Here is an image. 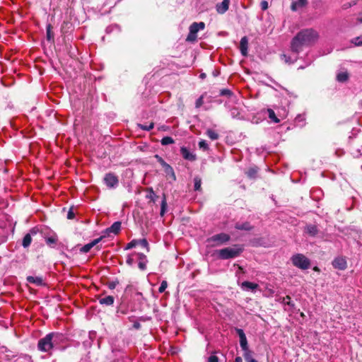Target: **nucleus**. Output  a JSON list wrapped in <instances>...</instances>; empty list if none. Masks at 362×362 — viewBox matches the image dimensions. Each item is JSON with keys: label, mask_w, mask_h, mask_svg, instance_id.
Here are the masks:
<instances>
[{"label": "nucleus", "mask_w": 362, "mask_h": 362, "mask_svg": "<svg viewBox=\"0 0 362 362\" xmlns=\"http://www.w3.org/2000/svg\"><path fill=\"white\" fill-rule=\"evenodd\" d=\"M319 38L318 33L312 29H303L298 32L292 39L291 49L293 52L298 54L303 47H309L315 44Z\"/></svg>", "instance_id": "obj_1"}, {"label": "nucleus", "mask_w": 362, "mask_h": 362, "mask_svg": "<svg viewBox=\"0 0 362 362\" xmlns=\"http://www.w3.org/2000/svg\"><path fill=\"white\" fill-rule=\"evenodd\" d=\"M243 252V248L238 245L233 247H226L217 251L218 257L222 259H228L234 258L240 255Z\"/></svg>", "instance_id": "obj_2"}, {"label": "nucleus", "mask_w": 362, "mask_h": 362, "mask_svg": "<svg viewBox=\"0 0 362 362\" xmlns=\"http://www.w3.org/2000/svg\"><path fill=\"white\" fill-rule=\"evenodd\" d=\"M57 336V333L52 332L40 339L37 344L39 350L45 352L51 350L53 348L52 339Z\"/></svg>", "instance_id": "obj_3"}, {"label": "nucleus", "mask_w": 362, "mask_h": 362, "mask_svg": "<svg viewBox=\"0 0 362 362\" xmlns=\"http://www.w3.org/2000/svg\"><path fill=\"white\" fill-rule=\"evenodd\" d=\"M292 264L303 270L307 269L310 267V261L303 254H296L291 257Z\"/></svg>", "instance_id": "obj_4"}, {"label": "nucleus", "mask_w": 362, "mask_h": 362, "mask_svg": "<svg viewBox=\"0 0 362 362\" xmlns=\"http://www.w3.org/2000/svg\"><path fill=\"white\" fill-rule=\"evenodd\" d=\"M104 182L105 185L110 188L115 187L117 186L119 182L117 176L113 173L106 174L104 177Z\"/></svg>", "instance_id": "obj_5"}, {"label": "nucleus", "mask_w": 362, "mask_h": 362, "mask_svg": "<svg viewBox=\"0 0 362 362\" xmlns=\"http://www.w3.org/2000/svg\"><path fill=\"white\" fill-rule=\"evenodd\" d=\"M332 265L335 269L344 270L347 267V263L345 257H338L333 260Z\"/></svg>", "instance_id": "obj_6"}, {"label": "nucleus", "mask_w": 362, "mask_h": 362, "mask_svg": "<svg viewBox=\"0 0 362 362\" xmlns=\"http://www.w3.org/2000/svg\"><path fill=\"white\" fill-rule=\"evenodd\" d=\"M230 240V236L226 233H219L215 235L211 238V240L214 242H217L216 245H221L228 242Z\"/></svg>", "instance_id": "obj_7"}, {"label": "nucleus", "mask_w": 362, "mask_h": 362, "mask_svg": "<svg viewBox=\"0 0 362 362\" xmlns=\"http://www.w3.org/2000/svg\"><path fill=\"white\" fill-rule=\"evenodd\" d=\"M236 332L239 336L240 345V347L242 348V349L243 351L249 349L247 338H246V336H245L243 330L241 329H236Z\"/></svg>", "instance_id": "obj_8"}, {"label": "nucleus", "mask_w": 362, "mask_h": 362, "mask_svg": "<svg viewBox=\"0 0 362 362\" xmlns=\"http://www.w3.org/2000/svg\"><path fill=\"white\" fill-rule=\"evenodd\" d=\"M304 232L311 237H315L318 234L319 230L316 225L308 224L305 227Z\"/></svg>", "instance_id": "obj_9"}, {"label": "nucleus", "mask_w": 362, "mask_h": 362, "mask_svg": "<svg viewBox=\"0 0 362 362\" xmlns=\"http://www.w3.org/2000/svg\"><path fill=\"white\" fill-rule=\"evenodd\" d=\"M229 4L230 0H223L221 3L216 4V11L221 14L226 13L228 10Z\"/></svg>", "instance_id": "obj_10"}, {"label": "nucleus", "mask_w": 362, "mask_h": 362, "mask_svg": "<svg viewBox=\"0 0 362 362\" xmlns=\"http://www.w3.org/2000/svg\"><path fill=\"white\" fill-rule=\"evenodd\" d=\"M180 153L185 160L190 161H194L196 160V156L191 153L186 147H181Z\"/></svg>", "instance_id": "obj_11"}, {"label": "nucleus", "mask_w": 362, "mask_h": 362, "mask_svg": "<svg viewBox=\"0 0 362 362\" xmlns=\"http://www.w3.org/2000/svg\"><path fill=\"white\" fill-rule=\"evenodd\" d=\"M240 286L245 291H252V292L255 291L259 288V285L257 284L247 281H243Z\"/></svg>", "instance_id": "obj_12"}, {"label": "nucleus", "mask_w": 362, "mask_h": 362, "mask_svg": "<svg viewBox=\"0 0 362 362\" xmlns=\"http://www.w3.org/2000/svg\"><path fill=\"white\" fill-rule=\"evenodd\" d=\"M247 48H248V40L247 37H243L241 38L240 42V50L243 56L247 55Z\"/></svg>", "instance_id": "obj_13"}, {"label": "nucleus", "mask_w": 362, "mask_h": 362, "mask_svg": "<svg viewBox=\"0 0 362 362\" xmlns=\"http://www.w3.org/2000/svg\"><path fill=\"white\" fill-rule=\"evenodd\" d=\"M36 233H37V232L35 230V228H33L32 230H30L29 233H27L24 236V238L23 239V242H22V245L23 246V247L26 248L30 246V245L32 242L31 234H36Z\"/></svg>", "instance_id": "obj_14"}, {"label": "nucleus", "mask_w": 362, "mask_h": 362, "mask_svg": "<svg viewBox=\"0 0 362 362\" xmlns=\"http://www.w3.org/2000/svg\"><path fill=\"white\" fill-rule=\"evenodd\" d=\"M101 240H102V237L95 239L92 242L83 245L80 250L81 252H84V253L89 252L90 250V249L92 247H93L95 245H96Z\"/></svg>", "instance_id": "obj_15"}, {"label": "nucleus", "mask_w": 362, "mask_h": 362, "mask_svg": "<svg viewBox=\"0 0 362 362\" xmlns=\"http://www.w3.org/2000/svg\"><path fill=\"white\" fill-rule=\"evenodd\" d=\"M205 24L203 22L193 23L189 27V31L193 34H197L200 30H204Z\"/></svg>", "instance_id": "obj_16"}, {"label": "nucleus", "mask_w": 362, "mask_h": 362, "mask_svg": "<svg viewBox=\"0 0 362 362\" xmlns=\"http://www.w3.org/2000/svg\"><path fill=\"white\" fill-rule=\"evenodd\" d=\"M26 280L28 283L35 284L36 286L45 285L43 279L40 276H27Z\"/></svg>", "instance_id": "obj_17"}, {"label": "nucleus", "mask_w": 362, "mask_h": 362, "mask_svg": "<svg viewBox=\"0 0 362 362\" xmlns=\"http://www.w3.org/2000/svg\"><path fill=\"white\" fill-rule=\"evenodd\" d=\"M307 0H297L293 1L291 4L292 11H297L298 9L304 7L307 4Z\"/></svg>", "instance_id": "obj_18"}, {"label": "nucleus", "mask_w": 362, "mask_h": 362, "mask_svg": "<svg viewBox=\"0 0 362 362\" xmlns=\"http://www.w3.org/2000/svg\"><path fill=\"white\" fill-rule=\"evenodd\" d=\"M98 300L101 305H112L114 303L115 298L112 296H107L104 298H98Z\"/></svg>", "instance_id": "obj_19"}, {"label": "nucleus", "mask_w": 362, "mask_h": 362, "mask_svg": "<svg viewBox=\"0 0 362 362\" xmlns=\"http://www.w3.org/2000/svg\"><path fill=\"white\" fill-rule=\"evenodd\" d=\"M121 229V222L116 221L115 222L110 228L107 229L108 233H112L114 234H117Z\"/></svg>", "instance_id": "obj_20"}, {"label": "nucleus", "mask_w": 362, "mask_h": 362, "mask_svg": "<svg viewBox=\"0 0 362 362\" xmlns=\"http://www.w3.org/2000/svg\"><path fill=\"white\" fill-rule=\"evenodd\" d=\"M235 228L241 230H250L252 228L249 222H245L242 223H237L235 226Z\"/></svg>", "instance_id": "obj_21"}, {"label": "nucleus", "mask_w": 362, "mask_h": 362, "mask_svg": "<svg viewBox=\"0 0 362 362\" xmlns=\"http://www.w3.org/2000/svg\"><path fill=\"white\" fill-rule=\"evenodd\" d=\"M58 241L57 235H52L45 238L47 245L51 247H54Z\"/></svg>", "instance_id": "obj_22"}, {"label": "nucleus", "mask_w": 362, "mask_h": 362, "mask_svg": "<svg viewBox=\"0 0 362 362\" xmlns=\"http://www.w3.org/2000/svg\"><path fill=\"white\" fill-rule=\"evenodd\" d=\"M349 74L346 71L340 72L337 75V80L339 82L344 83L349 79Z\"/></svg>", "instance_id": "obj_23"}, {"label": "nucleus", "mask_w": 362, "mask_h": 362, "mask_svg": "<svg viewBox=\"0 0 362 362\" xmlns=\"http://www.w3.org/2000/svg\"><path fill=\"white\" fill-rule=\"evenodd\" d=\"M166 209H167V200H166V196L165 194H163V199H162V202H161V209H160V216H163L165 213V211H166Z\"/></svg>", "instance_id": "obj_24"}, {"label": "nucleus", "mask_w": 362, "mask_h": 362, "mask_svg": "<svg viewBox=\"0 0 362 362\" xmlns=\"http://www.w3.org/2000/svg\"><path fill=\"white\" fill-rule=\"evenodd\" d=\"M281 60L284 61L285 63L291 64L294 63L297 60V57H295L294 59H291V57L287 56L285 54H283L281 55Z\"/></svg>", "instance_id": "obj_25"}, {"label": "nucleus", "mask_w": 362, "mask_h": 362, "mask_svg": "<svg viewBox=\"0 0 362 362\" xmlns=\"http://www.w3.org/2000/svg\"><path fill=\"white\" fill-rule=\"evenodd\" d=\"M267 112H268V116H269V118L273 121L275 123H279L280 122V120L277 118V117L275 115V112L272 109H268L267 110Z\"/></svg>", "instance_id": "obj_26"}, {"label": "nucleus", "mask_w": 362, "mask_h": 362, "mask_svg": "<svg viewBox=\"0 0 362 362\" xmlns=\"http://www.w3.org/2000/svg\"><path fill=\"white\" fill-rule=\"evenodd\" d=\"M147 191L148 192V194H146V197L154 203L158 197L155 194L152 188L147 189Z\"/></svg>", "instance_id": "obj_27"}, {"label": "nucleus", "mask_w": 362, "mask_h": 362, "mask_svg": "<svg viewBox=\"0 0 362 362\" xmlns=\"http://www.w3.org/2000/svg\"><path fill=\"white\" fill-rule=\"evenodd\" d=\"M206 135L211 139V140H216L218 139V134L217 132L212 129H208L206 131Z\"/></svg>", "instance_id": "obj_28"}, {"label": "nucleus", "mask_w": 362, "mask_h": 362, "mask_svg": "<svg viewBox=\"0 0 362 362\" xmlns=\"http://www.w3.org/2000/svg\"><path fill=\"white\" fill-rule=\"evenodd\" d=\"M160 143L162 145L165 146V145L173 144L174 140L170 136H165L161 139Z\"/></svg>", "instance_id": "obj_29"}, {"label": "nucleus", "mask_w": 362, "mask_h": 362, "mask_svg": "<svg viewBox=\"0 0 362 362\" xmlns=\"http://www.w3.org/2000/svg\"><path fill=\"white\" fill-rule=\"evenodd\" d=\"M194 181V190L199 191L201 189L202 180L199 177H196Z\"/></svg>", "instance_id": "obj_30"}, {"label": "nucleus", "mask_w": 362, "mask_h": 362, "mask_svg": "<svg viewBox=\"0 0 362 362\" xmlns=\"http://www.w3.org/2000/svg\"><path fill=\"white\" fill-rule=\"evenodd\" d=\"M247 175L250 178H255L256 177V175L257 173V169L255 168H250L247 171Z\"/></svg>", "instance_id": "obj_31"}, {"label": "nucleus", "mask_w": 362, "mask_h": 362, "mask_svg": "<svg viewBox=\"0 0 362 362\" xmlns=\"http://www.w3.org/2000/svg\"><path fill=\"white\" fill-rule=\"evenodd\" d=\"M139 127L143 130L150 131L153 129L154 124L153 122H151L149 125L139 124Z\"/></svg>", "instance_id": "obj_32"}, {"label": "nucleus", "mask_w": 362, "mask_h": 362, "mask_svg": "<svg viewBox=\"0 0 362 362\" xmlns=\"http://www.w3.org/2000/svg\"><path fill=\"white\" fill-rule=\"evenodd\" d=\"M243 356L246 362L253 358L252 352L249 349L244 351Z\"/></svg>", "instance_id": "obj_33"}, {"label": "nucleus", "mask_w": 362, "mask_h": 362, "mask_svg": "<svg viewBox=\"0 0 362 362\" xmlns=\"http://www.w3.org/2000/svg\"><path fill=\"white\" fill-rule=\"evenodd\" d=\"M51 30H52L51 25H48L47 26V38L48 40H51L52 39L54 38V35H53Z\"/></svg>", "instance_id": "obj_34"}, {"label": "nucleus", "mask_w": 362, "mask_h": 362, "mask_svg": "<svg viewBox=\"0 0 362 362\" xmlns=\"http://www.w3.org/2000/svg\"><path fill=\"white\" fill-rule=\"evenodd\" d=\"M139 244V241L136 240H133L130 243H129L125 247L126 250H130L134 247H136Z\"/></svg>", "instance_id": "obj_35"}, {"label": "nucleus", "mask_w": 362, "mask_h": 362, "mask_svg": "<svg viewBox=\"0 0 362 362\" xmlns=\"http://www.w3.org/2000/svg\"><path fill=\"white\" fill-rule=\"evenodd\" d=\"M351 42L356 46L362 45V35L356 37L351 40Z\"/></svg>", "instance_id": "obj_36"}, {"label": "nucleus", "mask_w": 362, "mask_h": 362, "mask_svg": "<svg viewBox=\"0 0 362 362\" xmlns=\"http://www.w3.org/2000/svg\"><path fill=\"white\" fill-rule=\"evenodd\" d=\"M167 286H168V283H167V281H163L161 282V284H160V286L159 288H158V291H159V293H163V292H164V291H165V290L166 289Z\"/></svg>", "instance_id": "obj_37"}, {"label": "nucleus", "mask_w": 362, "mask_h": 362, "mask_svg": "<svg viewBox=\"0 0 362 362\" xmlns=\"http://www.w3.org/2000/svg\"><path fill=\"white\" fill-rule=\"evenodd\" d=\"M199 146L200 148H202L203 150H207L208 149V144L206 141L202 140L199 142Z\"/></svg>", "instance_id": "obj_38"}, {"label": "nucleus", "mask_w": 362, "mask_h": 362, "mask_svg": "<svg viewBox=\"0 0 362 362\" xmlns=\"http://www.w3.org/2000/svg\"><path fill=\"white\" fill-rule=\"evenodd\" d=\"M290 300H291V297L289 296H286V297H284L283 298V302L284 303H286L287 305H291V306H293L294 305L293 303H291Z\"/></svg>", "instance_id": "obj_39"}, {"label": "nucleus", "mask_w": 362, "mask_h": 362, "mask_svg": "<svg viewBox=\"0 0 362 362\" xmlns=\"http://www.w3.org/2000/svg\"><path fill=\"white\" fill-rule=\"evenodd\" d=\"M197 38V34H193L189 31V33L187 37V40L188 41H193Z\"/></svg>", "instance_id": "obj_40"}, {"label": "nucleus", "mask_w": 362, "mask_h": 362, "mask_svg": "<svg viewBox=\"0 0 362 362\" xmlns=\"http://www.w3.org/2000/svg\"><path fill=\"white\" fill-rule=\"evenodd\" d=\"M138 241H139V244H140L142 247L148 248V243L146 239H141Z\"/></svg>", "instance_id": "obj_41"}, {"label": "nucleus", "mask_w": 362, "mask_h": 362, "mask_svg": "<svg viewBox=\"0 0 362 362\" xmlns=\"http://www.w3.org/2000/svg\"><path fill=\"white\" fill-rule=\"evenodd\" d=\"M232 94L231 91L228 89H223L221 90V95H226L229 96Z\"/></svg>", "instance_id": "obj_42"}, {"label": "nucleus", "mask_w": 362, "mask_h": 362, "mask_svg": "<svg viewBox=\"0 0 362 362\" xmlns=\"http://www.w3.org/2000/svg\"><path fill=\"white\" fill-rule=\"evenodd\" d=\"M146 262L147 261H139V264H138L139 269H141V270H144L146 267Z\"/></svg>", "instance_id": "obj_43"}, {"label": "nucleus", "mask_w": 362, "mask_h": 362, "mask_svg": "<svg viewBox=\"0 0 362 362\" xmlns=\"http://www.w3.org/2000/svg\"><path fill=\"white\" fill-rule=\"evenodd\" d=\"M208 362H218V358L215 355H212L209 357Z\"/></svg>", "instance_id": "obj_44"}, {"label": "nucleus", "mask_w": 362, "mask_h": 362, "mask_svg": "<svg viewBox=\"0 0 362 362\" xmlns=\"http://www.w3.org/2000/svg\"><path fill=\"white\" fill-rule=\"evenodd\" d=\"M261 8L265 11L268 8V2L267 1H262L260 4Z\"/></svg>", "instance_id": "obj_45"}, {"label": "nucleus", "mask_w": 362, "mask_h": 362, "mask_svg": "<svg viewBox=\"0 0 362 362\" xmlns=\"http://www.w3.org/2000/svg\"><path fill=\"white\" fill-rule=\"evenodd\" d=\"M203 104V97H199L196 101V107H199Z\"/></svg>", "instance_id": "obj_46"}, {"label": "nucleus", "mask_w": 362, "mask_h": 362, "mask_svg": "<svg viewBox=\"0 0 362 362\" xmlns=\"http://www.w3.org/2000/svg\"><path fill=\"white\" fill-rule=\"evenodd\" d=\"M74 216H75V214H74L73 210L71 209L67 214V218L69 219H73L74 218Z\"/></svg>", "instance_id": "obj_47"}, {"label": "nucleus", "mask_w": 362, "mask_h": 362, "mask_svg": "<svg viewBox=\"0 0 362 362\" xmlns=\"http://www.w3.org/2000/svg\"><path fill=\"white\" fill-rule=\"evenodd\" d=\"M166 166H167L166 171L167 172H168V170L170 171V173H172L173 180H175V175L173 168L169 165H166Z\"/></svg>", "instance_id": "obj_48"}, {"label": "nucleus", "mask_w": 362, "mask_h": 362, "mask_svg": "<svg viewBox=\"0 0 362 362\" xmlns=\"http://www.w3.org/2000/svg\"><path fill=\"white\" fill-rule=\"evenodd\" d=\"M139 260L140 261H147L146 260V257L144 254L139 253Z\"/></svg>", "instance_id": "obj_49"}, {"label": "nucleus", "mask_w": 362, "mask_h": 362, "mask_svg": "<svg viewBox=\"0 0 362 362\" xmlns=\"http://www.w3.org/2000/svg\"><path fill=\"white\" fill-rule=\"evenodd\" d=\"M126 262L128 265H132L134 262V259L131 257H128Z\"/></svg>", "instance_id": "obj_50"}, {"label": "nucleus", "mask_w": 362, "mask_h": 362, "mask_svg": "<svg viewBox=\"0 0 362 362\" xmlns=\"http://www.w3.org/2000/svg\"><path fill=\"white\" fill-rule=\"evenodd\" d=\"M134 327L135 329H139V328L141 327V325H140V323H139V322H135V323L134 324Z\"/></svg>", "instance_id": "obj_51"}, {"label": "nucleus", "mask_w": 362, "mask_h": 362, "mask_svg": "<svg viewBox=\"0 0 362 362\" xmlns=\"http://www.w3.org/2000/svg\"><path fill=\"white\" fill-rule=\"evenodd\" d=\"M234 362H243V359H242V358L240 356H237L235 358Z\"/></svg>", "instance_id": "obj_52"}, {"label": "nucleus", "mask_w": 362, "mask_h": 362, "mask_svg": "<svg viewBox=\"0 0 362 362\" xmlns=\"http://www.w3.org/2000/svg\"><path fill=\"white\" fill-rule=\"evenodd\" d=\"M357 21L362 23V12L360 13L359 16L357 18Z\"/></svg>", "instance_id": "obj_53"}, {"label": "nucleus", "mask_w": 362, "mask_h": 362, "mask_svg": "<svg viewBox=\"0 0 362 362\" xmlns=\"http://www.w3.org/2000/svg\"><path fill=\"white\" fill-rule=\"evenodd\" d=\"M115 284L114 283L110 284V285H109L110 288L112 289V288H115Z\"/></svg>", "instance_id": "obj_54"}, {"label": "nucleus", "mask_w": 362, "mask_h": 362, "mask_svg": "<svg viewBox=\"0 0 362 362\" xmlns=\"http://www.w3.org/2000/svg\"><path fill=\"white\" fill-rule=\"evenodd\" d=\"M200 77H201L202 78H206V74H204V73L200 75Z\"/></svg>", "instance_id": "obj_55"}, {"label": "nucleus", "mask_w": 362, "mask_h": 362, "mask_svg": "<svg viewBox=\"0 0 362 362\" xmlns=\"http://www.w3.org/2000/svg\"><path fill=\"white\" fill-rule=\"evenodd\" d=\"M313 270H314V271H316V272H320V269H319L317 267H315L313 268Z\"/></svg>", "instance_id": "obj_56"}, {"label": "nucleus", "mask_w": 362, "mask_h": 362, "mask_svg": "<svg viewBox=\"0 0 362 362\" xmlns=\"http://www.w3.org/2000/svg\"><path fill=\"white\" fill-rule=\"evenodd\" d=\"M247 362H257V360H255V359L253 358L252 359H251V360H250V361H247Z\"/></svg>", "instance_id": "obj_57"}]
</instances>
